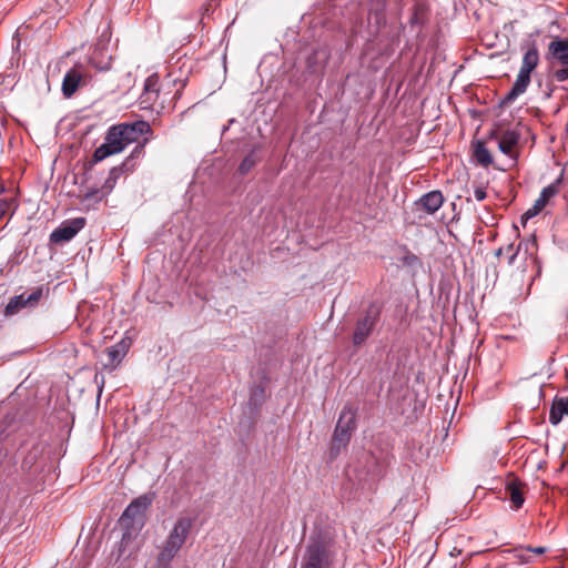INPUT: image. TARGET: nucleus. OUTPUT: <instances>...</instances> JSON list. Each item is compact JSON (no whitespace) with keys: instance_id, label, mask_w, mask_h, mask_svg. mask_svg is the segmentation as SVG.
I'll use <instances>...</instances> for the list:
<instances>
[{"instance_id":"nucleus-1","label":"nucleus","mask_w":568,"mask_h":568,"mask_svg":"<svg viewBox=\"0 0 568 568\" xmlns=\"http://www.w3.org/2000/svg\"><path fill=\"white\" fill-rule=\"evenodd\" d=\"M153 131L149 122L138 120L111 125L104 136V142L94 150L90 166L104 159L121 153L128 145L136 143L129 156L120 165L113 166L102 185V196L109 195L123 174L132 173L138 161L144 155V148Z\"/></svg>"},{"instance_id":"nucleus-2","label":"nucleus","mask_w":568,"mask_h":568,"mask_svg":"<svg viewBox=\"0 0 568 568\" xmlns=\"http://www.w3.org/2000/svg\"><path fill=\"white\" fill-rule=\"evenodd\" d=\"M386 0H371L367 7V33L383 55H390L400 43L404 32L402 22H388Z\"/></svg>"},{"instance_id":"nucleus-3","label":"nucleus","mask_w":568,"mask_h":568,"mask_svg":"<svg viewBox=\"0 0 568 568\" xmlns=\"http://www.w3.org/2000/svg\"><path fill=\"white\" fill-rule=\"evenodd\" d=\"M333 559V540L321 532L312 534L302 557L301 568H329Z\"/></svg>"},{"instance_id":"nucleus-4","label":"nucleus","mask_w":568,"mask_h":568,"mask_svg":"<svg viewBox=\"0 0 568 568\" xmlns=\"http://www.w3.org/2000/svg\"><path fill=\"white\" fill-rule=\"evenodd\" d=\"M356 408L346 404L339 413V417L329 442V460H335L344 450L356 429Z\"/></svg>"},{"instance_id":"nucleus-5","label":"nucleus","mask_w":568,"mask_h":568,"mask_svg":"<svg viewBox=\"0 0 568 568\" xmlns=\"http://www.w3.org/2000/svg\"><path fill=\"white\" fill-rule=\"evenodd\" d=\"M193 526V519L190 517H180L175 521L172 530L165 539L161 551L156 558L158 568H169L171 561L178 555L187 539V536Z\"/></svg>"},{"instance_id":"nucleus-6","label":"nucleus","mask_w":568,"mask_h":568,"mask_svg":"<svg viewBox=\"0 0 568 568\" xmlns=\"http://www.w3.org/2000/svg\"><path fill=\"white\" fill-rule=\"evenodd\" d=\"M152 499L142 495L132 500L124 509L119 519L120 526L125 530L122 540L131 538L133 532H138L144 525L145 510L151 505Z\"/></svg>"},{"instance_id":"nucleus-7","label":"nucleus","mask_w":568,"mask_h":568,"mask_svg":"<svg viewBox=\"0 0 568 568\" xmlns=\"http://www.w3.org/2000/svg\"><path fill=\"white\" fill-rule=\"evenodd\" d=\"M382 307L371 303L357 317L352 335L355 347L363 346L381 321Z\"/></svg>"},{"instance_id":"nucleus-8","label":"nucleus","mask_w":568,"mask_h":568,"mask_svg":"<svg viewBox=\"0 0 568 568\" xmlns=\"http://www.w3.org/2000/svg\"><path fill=\"white\" fill-rule=\"evenodd\" d=\"M43 286H38L33 288L29 294L22 293L11 297L3 310L4 316H13L20 313L22 310L36 308L43 297Z\"/></svg>"},{"instance_id":"nucleus-9","label":"nucleus","mask_w":568,"mask_h":568,"mask_svg":"<svg viewBox=\"0 0 568 568\" xmlns=\"http://www.w3.org/2000/svg\"><path fill=\"white\" fill-rule=\"evenodd\" d=\"M89 77L88 70L84 64L75 63L64 74L62 80L61 91L64 98H71L78 89L85 83Z\"/></svg>"},{"instance_id":"nucleus-10","label":"nucleus","mask_w":568,"mask_h":568,"mask_svg":"<svg viewBox=\"0 0 568 568\" xmlns=\"http://www.w3.org/2000/svg\"><path fill=\"white\" fill-rule=\"evenodd\" d=\"M87 224L84 217H74L62 222L51 234L50 242L62 244L72 240Z\"/></svg>"},{"instance_id":"nucleus-11","label":"nucleus","mask_w":568,"mask_h":568,"mask_svg":"<svg viewBox=\"0 0 568 568\" xmlns=\"http://www.w3.org/2000/svg\"><path fill=\"white\" fill-rule=\"evenodd\" d=\"M160 77L153 73L144 81L143 92L140 95V104L142 109H155L161 94Z\"/></svg>"},{"instance_id":"nucleus-12","label":"nucleus","mask_w":568,"mask_h":568,"mask_svg":"<svg viewBox=\"0 0 568 568\" xmlns=\"http://www.w3.org/2000/svg\"><path fill=\"white\" fill-rule=\"evenodd\" d=\"M531 74L519 70L510 91L501 99L500 105H510L520 94L525 93L531 81Z\"/></svg>"},{"instance_id":"nucleus-13","label":"nucleus","mask_w":568,"mask_h":568,"mask_svg":"<svg viewBox=\"0 0 568 568\" xmlns=\"http://www.w3.org/2000/svg\"><path fill=\"white\" fill-rule=\"evenodd\" d=\"M444 203V195L439 190L430 191L422 195L416 202L415 207L417 211H425L427 214L436 213Z\"/></svg>"},{"instance_id":"nucleus-14","label":"nucleus","mask_w":568,"mask_h":568,"mask_svg":"<svg viewBox=\"0 0 568 568\" xmlns=\"http://www.w3.org/2000/svg\"><path fill=\"white\" fill-rule=\"evenodd\" d=\"M547 59L560 65H568V38L556 37L548 44Z\"/></svg>"},{"instance_id":"nucleus-15","label":"nucleus","mask_w":568,"mask_h":568,"mask_svg":"<svg viewBox=\"0 0 568 568\" xmlns=\"http://www.w3.org/2000/svg\"><path fill=\"white\" fill-rule=\"evenodd\" d=\"M523 486L524 484L514 476L508 478L506 483L505 489L514 509H519L525 503Z\"/></svg>"},{"instance_id":"nucleus-16","label":"nucleus","mask_w":568,"mask_h":568,"mask_svg":"<svg viewBox=\"0 0 568 568\" xmlns=\"http://www.w3.org/2000/svg\"><path fill=\"white\" fill-rule=\"evenodd\" d=\"M520 133L515 130H506L501 133L498 148L501 153L514 158V149L519 143Z\"/></svg>"},{"instance_id":"nucleus-17","label":"nucleus","mask_w":568,"mask_h":568,"mask_svg":"<svg viewBox=\"0 0 568 568\" xmlns=\"http://www.w3.org/2000/svg\"><path fill=\"white\" fill-rule=\"evenodd\" d=\"M328 60V53L323 49L314 50L306 59V69L310 73L321 72Z\"/></svg>"},{"instance_id":"nucleus-18","label":"nucleus","mask_w":568,"mask_h":568,"mask_svg":"<svg viewBox=\"0 0 568 568\" xmlns=\"http://www.w3.org/2000/svg\"><path fill=\"white\" fill-rule=\"evenodd\" d=\"M565 416H568V397H555L549 412V422L558 425Z\"/></svg>"},{"instance_id":"nucleus-19","label":"nucleus","mask_w":568,"mask_h":568,"mask_svg":"<svg viewBox=\"0 0 568 568\" xmlns=\"http://www.w3.org/2000/svg\"><path fill=\"white\" fill-rule=\"evenodd\" d=\"M44 449H45L44 444H42V443L34 444L22 460V464H21L22 469L27 470V471H31L42 459Z\"/></svg>"},{"instance_id":"nucleus-20","label":"nucleus","mask_w":568,"mask_h":568,"mask_svg":"<svg viewBox=\"0 0 568 568\" xmlns=\"http://www.w3.org/2000/svg\"><path fill=\"white\" fill-rule=\"evenodd\" d=\"M429 8L423 1H417L412 8V16L408 20L410 27H422L428 21Z\"/></svg>"},{"instance_id":"nucleus-21","label":"nucleus","mask_w":568,"mask_h":568,"mask_svg":"<svg viewBox=\"0 0 568 568\" xmlns=\"http://www.w3.org/2000/svg\"><path fill=\"white\" fill-rule=\"evenodd\" d=\"M266 399V388L263 385H254L250 389L247 406L252 413L257 412Z\"/></svg>"},{"instance_id":"nucleus-22","label":"nucleus","mask_w":568,"mask_h":568,"mask_svg":"<svg viewBox=\"0 0 568 568\" xmlns=\"http://www.w3.org/2000/svg\"><path fill=\"white\" fill-rule=\"evenodd\" d=\"M561 183V178H558L555 182L544 187L540 192L539 197L535 201L536 207L541 211L549 203L550 199L559 193V186Z\"/></svg>"},{"instance_id":"nucleus-23","label":"nucleus","mask_w":568,"mask_h":568,"mask_svg":"<svg viewBox=\"0 0 568 568\" xmlns=\"http://www.w3.org/2000/svg\"><path fill=\"white\" fill-rule=\"evenodd\" d=\"M539 63V52L535 43H532L524 53L521 65L519 70L526 71L529 74L537 68Z\"/></svg>"},{"instance_id":"nucleus-24","label":"nucleus","mask_w":568,"mask_h":568,"mask_svg":"<svg viewBox=\"0 0 568 568\" xmlns=\"http://www.w3.org/2000/svg\"><path fill=\"white\" fill-rule=\"evenodd\" d=\"M474 155L476 161L484 168H488L493 163V156L489 150L480 141L475 145Z\"/></svg>"},{"instance_id":"nucleus-25","label":"nucleus","mask_w":568,"mask_h":568,"mask_svg":"<svg viewBox=\"0 0 568 568\" xmlns=\"http://www.w3.org/2000/svg\"><path fill=\"white\" fill-rule=\"evenodd\" d=\"M128 344L124 341L119 342L118 344L109 347L106 349L108 357L111 363L120 362L128 352Z\"/></svg>"},{"instance_id":"nucleus-26","label":"nucleus","mask_w":568,"mask_h":568,"mask_svg":"<svg viewBox=\"0 0 568 568\" xmlns=\"http://www.w3.org/2000/svg\"><path fill=\"white\" fill-rule=\"evenodd\" d=\"M260 161L256 152L252 150L240 163L239 172L242 175L247 174Z\"/></svg>"},{"instance_id":"nucleus-27","label":"nucleus","mask_w":568,"mask_h":568,"mask_svg":"<svg viewBox=\"0 0 568 568\" xmlns=\"http://www.w3.org/2000/svg\"><path fill=\"white\" fill-rule=\"evenodd\" d=\"M4 193H6V186H4L3 182L0 181V221L10 211L12 205H14V209L17 207L16 200L12 197H3L2 195Z\"/></svg>"},{"instance_id":"nucleus-28","label":"nucleus","mask_w":568,"mask_h":568,"mask_svg":"<svg viewBox=\"0 0 568 568\" xmlns=\"http://www.w3.org/2000/svg\"><path fill=\"white\" fill-rule=\"evenodd\" d=\"M99 55H102V52H93L89 62L90 64L97 69L98 71H108L111 68V57H106L105 59L99 60Z\"/></svg>"},{"instance_id":"nucleus-29","label":"nucleus","mask_w":568,"mask_h":568,"mask_svg":"<svg viewBox=\"0 0 568 568\" xmlns=\"http://www.w3.org/2000/svg\"><path fill=\"white\" fill-rule=\"evenodd\" d=\"M105 196H102V187L101 189H91L83 196L82 202L94 199L95 202H101Z\"/></svg>"},{"instance_id":"nucleus-30","label":"nucleus","mask_w":568,"mask_h":568,"mask_svg":"<svg viewBox=\"0 0 568 568\" xmlns=\"http://www.w3.org/2000/svg\"><path fill=\"white\" fill-rule=\"evenodd\" d=\"M554 78L558 82L568 80V65H562V68L556 69L554 71Z\"/></svg>"},{"instance_id":"nucleus-31","label":"nucleus","mask_w":568,"mask_h":568,"mask_svg":"<svg viewBox=\"0 0 568 568\" xmlns=\"http://www.w3.org/2000/svg\"><path fill=\"white\" fill-rule=\"evenodd\" d=\"M540 212H541V210L537 209L536 204L534 203V205L523 214V216H521L523 224H525L529 219L536 216Z\"/></svg>"},{"instance_id":"nucleus-32","label":"nucleus","mask_w":568,"mask_h":568,"mask_svg":"<svg viewBox=\"0 0 568 568\" xmlns=\"http://www.w3.org/2000/svg\"><path fill=\"white\" fill-rule=\"evenodd\" d=\"M520 247H521V244H519L517 246V248H514V244L513 243L507 246V248H506L507 252H511V255L508 257V264L509 265L514 264V262H515V260H516V257H517V255L519 253Z\"/></svg>"},{"instance_id":"nucleus-33","label":"nucleus","mask_w":568,"mask_h":568,"mask_svg":"<svg viewBox=\"0 0 568 568\" xmlns=\"http://www.w3.org/2000/svg\"><path fill=\"white\" fill-rule=\"evenodd\" d=\"M474 196H475V199H476L477 201H479V202H480V201H484V200L486 199L487 193H486L485 189H483V187H477V189L475 190V192H474Z\"/></svg>"},{"instance_id":"nucleus-34","label":"nucleus","mask_w":568,"mask_h":568,"mask_svg":"<svg viewBox=\"0 0 568 568\" xmlns=\"http://www.w3.org/2000/svg\"><path fill=\"white\" fill-rule=\"evenodd\" d=\"M526 549L536 555H544L547 551L546 547H541V546H538V547L527 546Z\"/></svg>"},{"instance_id":"nucleus-35","label":"nucleus","mask_w":568,"mask_h":568,"mask_svg":"<svg viewBox=\"0 0 568 568\" xmlns=\"http://www.w3.org/2000/svg\"><path fill=\"white\" fill-rule=\"evenodd\" d=\"M180 88L176 90L175 95L180 94V91L185 87V82L182 80H179Z\"/></svg>"},{"instance_id":"nucleus-36","label":"nucleus","mask_w":568,"mask_h":568,"mask_svg":"<svg viewBox=\"0 0 568 568\" xmlns=\"http://www.w3.org/2000/svg\"><path fill=\"white\" fill-rule=\"evenodd\" d=\"M501 254H503V247H499L498 250H496V252H495L496 257H500Z\"/></svg>"},{"instance_id":"nucleus-37","label":"nucleus","mask_w":568,"mask_h":568,"mask_svg":"<svg viewBox=\"0 0 568 568\" xmlns=\"http://www.w3.org/2000/svg\"><path fill=\"white\" fill-rule=\"evenodd\" d=\"M368 457H369L372 460L376 462V466H378L377 458L375 457V455H374L373 453L368 454Z\"/></svg>"}]
</instances>
